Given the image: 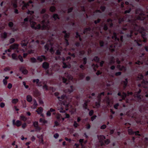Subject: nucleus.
<instances>
[{
	"label": "nucleus",
	"instance_id": "1",
	"mask_svg": "<svg viewBox=\"0 0 148 148\" xmlns=\"http://www.w3.org/2000/svg\"><path fill=\"white\" fill-rule=\"evenodd\" d=\"M41 24L42 25L41 26L40 25V29H49L50 27L49 25V21L48 19H45L42 21Z\"/></svg>",
	"mask_w": 148,
	"mask_h": 148
},
{
	"label": "nucleus",
	"instance_id": "2",
	"mask_svg": "<svg viewBox=\"0 0 148 148\" xmlns=\"http://www.w3.org/2000/svg\"><path fill=\"white\" fill-rule=\"evenodd\" d=\"M36 23L35 22L33 21H31L30 22V24L32 28L35 29H39L40 28V25L38 24L36 26H35Z\"/></svg>",
	"mask_w": 148,
	"mask_h": 148
},
{
	"label": "nucleus",
	"instance_id": "3",
	"mask_svg": "<svg viewBox=\"0 0 148 148\" xmlns=\"http://www.w3.org/2000/svg\"><path fill=\"white\" fill-rule=\"evenodd\" d=\"M98 138L99 140V142L101 146L104 145V141L105 139V137L103 135H101L98 136Z\"/></svg>",
	"mask_w": 148,
	"mask_h": 148
},
{
	"label": "nucleus",
	"instance_id": "4",
	"mask_svg": "<svg viewBox=\"0 0 148 148\" xmlns=\"http://www.w3.org/2000/svg\"><path fill=\"white\" fill-rule=\"evenodd\" d=\"M136 19L137 20H143L145 18L144 14L142 12L140 13L139 15H137L136 14Z\"/></svg>",
	"mask_w": 148,
	"mask_h": 148
},
{
	"label": "nucleus",
	"instance_id": "5",
	"mask_svg": "<svg viewBox=\"0 0 148 148\" xmlns=\"http://www.w3.org/2000/svg\"><path fill=\"white\" fill-rule=\"evenodd\" d=\"M116 68L120 71H125L126 70V68L124 66L118 65L117 66Z\"/></svg>",
	"mask_w": 148,
	"mask_h": 148
},
{
	"label": "nucleus",
	"instance_id": "6",
	"mask_svg": "<svg viewBox=\"0 0 148 148\" xmlns=\"http://www.w3.org/2000/svg\"><path fill=\"white\" fill-rule=\"evenodd\" d=\"M19 46L18 44H14L10 46L11 49H17Z\"/></svg>",
	"mask_w": 148,
	"mask_h": 148
},
{
	"label": "nucleus",
	"instance_id": "7",
	"mask_svg": "<svg viewBox=\"0 0 148 148\" xmlns=\"http://www.w3.org/2000/svg\"><path fill=\"white\" fill-rule=\"evenodd\" d=\"M104 92H103L100 93H99L97 96V98H98V101H101L102 96H104Z\"/></svg>",
	"mask_w": 148,
	"mask_h": 148
},
{
	"label": "nucleus",
	"instance_id": "8",
	"mask_svg": "<svg viewBox=\"0 0 148 148\" xmlns=\"http://www.w3.org/2000/svg\"><path fill=\"white\" fill-rule=\"evenodd\" d=\"M45 57L44 56H38L37 58V59L39 62H41L42 61L43 59H45Z\"/></svg>",
	"mask_w": 148,
	"mask_h": 148
},
{
	"label": "nucleus",
	"instance_id": "9",
	"mask_svg": "<svg viewBox=\"0 0 148 148\" xmlns=\"http://www.w3.org/2000/svg\"><path fill=\"white\" fill-rule=\"evenodd\" d=\"M112 38L115 41H119V39L117 38L116 34L115 33H114L113 35L112 36Z\"/></svg>",
	"mask_w": 148,
	"mask_h": 148
},
{
	"label": "nucleus",
	"instance_id": "10",
	"mask_svg": "<svg viewBox=\"0 0 148 148\" xmlns=\"http://www.w3.org/2000/svg\"><path fill=\"white\" fill-rule=\"evenodd\" d=\"M62 33L64 34V37L65 39H66L67 38H69L70 36L69 33H66V31H63L62 32Z\"/></svg>",
	"mask_w": 148,
	"mask_h": 148
},
{
	"label": "nucleus",
	"instance_id": "11",
	"mask_svg": "<svg viewBox=\"0 0 148 148\" xmlns=\"http://www.w3.org/2000/svg\"><path fill=\"white\" fill-rule=\"evenodd\" d=\"M43 110V108L41 107H40L36 110V112H37L38 114H41L42 113Z\"/></svg>",
	"mask_w": 148,
	"mask_h": 148
},
{
	"label": "nucleus",
	"instance_id": "12",
	"mask_svg": "<svg viewBox=\"0 0 148 148\" xmlns=\"http://www.w3.org/2000/svg\"><path fill=\"white\" fill-rule=\"evenodd\" d=\"M49 66V64L47 62H45L42 64V67L45 69H47Z\"/></svg>",
	"mask_w": 148,
	"mask_h": 148
},
{
	"label": "nucleus",
	"instance_id": "13",
	"mask_svg": "<svg viewBox=\"0 0 148 148\" xmlns=\"http://www.w3.org/2000/svg\"><path fill=\"white\" fill-rule=\"evenodd\" d=\"M135 30L136 31H138L140 32L141 33V35L142 37L143 38H145V33L144 32H142L140 29L138 30V29H137L135 28Z\"/></svg>",
	"mask_w": 148,
	"mask_h": 148
},
{
	"label": "nucleus",
	"instance_id": "14",
	"mask_svg": "<svg viewBox=\"0 0 148 148\" xmlns=\"http://www.w3.org/2000/svg\"><path fill=\"white\" fill-rule=\"evenodd\" d=\"M39 80L38 79H34L33 82L34 83L36 82V84L37 86H41V85L40 84V83L39 82Z\"/></svg>",
	"mask_w": 148,
	"mask_h": 148
},
{
	"label": "nucleus",
	"instance_id": "15",
	"mask_svg": "<svg viewBox=\"0 0 148 148\" xmlns=\"http://www.w3.org/2000/svg\"><path fill=\"white\" fill-rule=\"evenodd\" d=\"M28 42V41L27 40L25 41L23 40L22 42L21 45L22 46H26L27 45Z\"/></svg>",
	"mask_w": 148,
	"mask_h": 148
},
{
	"label": "nucleus",
	"instance_id": "16",
	"mask_svg": "<svg viewBox=\"0 0 148 148\" xmlns=\"http://www.w3.org/2000/svg\"><path fill=\"white\" fill-rule=\"evenodd\" d=\"M135 28L138 29V30L140 29L142 32H144V29L142 27H139L137 25H136L134 27V29L135 30Z\"/></svg>",
	"mask_w": 148,
	"mask_h": 148
},
{
	"label": "nucleus",
	"instance_id": "17",
	"mask_svg": "<svg viewBox=\"0 0 148 148\" xmlns=\"http://www.w3.org/2000/svg\"><path fill=\"white\" fill-rule=\"evenodd\" d=\"M115 62V60L114 57H111L110 60V62L109 63V64H114Z\"/></svg>",
	"mask_w": 148,
	"mask_h": 148
},
{
	"label": "nucleus",
	"instance_id": "18",
	"mask_svg": "<svg viewBox=\"0 0 148 148\" xmlns=\"http://www.w3.org/2000/svg\"><path fill=\"white\" fill-rule=\"evenodd\" d=\"M20 119L22 121H26L27 120V118L25 116L21 115L20 117Z\"/></svg>",
	"mask_w": 148,
	"mask_h": 148
},
{
	"label": "nucleus",
	"instance_id": "19",
	"mask_svg": "<svg viewBox=\"0 0 148 148\" xmlns=\"http://www.w3.org/2000/svg\"><path fill=\"white\" fill-rule=\"evenodd\" d=\"M38 106V104L35 100H34V103L33 105L31 106V108L33 109L36 108Z\"/></svg>",
	"mask_w": 148,
	"mask_h": 148
},
{
	"label": "nucleus",
	"instance_id": "20",
	"mask_svg": "<svg viewBox=\"0 0 148 148\" xmlns=\"http://www.w3.org/2000/svg\"><path fill=\"white\" fill-rule=\"evenodd\" d=\"M22 123L19 120H17L16 121V124L15 125L17 127H19L21 125Z\"/></svg>",
	"mask_w": 148,
	"mask_h": 148
},
{
	"label": "nucleus",
	"instance_id": "21",
	"mask_svg": "<svg viewBox=\"0 0 148 148\" xmlns=\"http://www.w3.org/2000/svg\"><path fill=\"white\" fill-rule=\"evenodd\" d=\"M74 87L73 86H71L70 88L68 89V92L69 93H71L73 92V90Z\"/></svg>",
	"mask_w": 148,
	"mask_h": 148
},
{
	"label": "nucleus",
	"instance_id": "22",
	"mask_svg": "<svg viewBox=\"0 0 148 148\" xmlns=\"http://www.w3.org/2000/svg\"><path fill=\"white\" fill-rule=\"evenodd\" d=\"M52 17L54 19V20H56L57 19H60L58 14H54L53 15Z\"/></svg>",
	"mask_w": 148,
	"mask_h": 148
},
{
	"label": "nucleus",
	"instance_id": "23",
	"mask_svg": "<svg viewBox=\"0 0 148 148\" xmlns=\"http://www.w3.org/2000/svg\"><path fill=\"white\" fill-rule=\"evenodd\" d=\"M27 100L29 102H30L32 101V98L31 96L28 95L27 96Z\"/></svg>",
	"mask_w": 148,
	"mask_h": 148
},
{
	"label": "nucleus",
	"instance_id": "24",
	"mask_svg": "<svg viewBox=\"0 0 148 148\" xmlns=\"http://www.w3.org/2000/svg\"><path fill=\"white\" fill-rule=\"evenodd\" d=\"M34 126L35 127L36 129H39L40 128L38 126V122H37L35 121L34 123H33Z\"/></svg>",
	"mask_w": 148,
	"mask_h": 148
},
{
	"label": "nucleus",
	"instance_id": "25",
	"mask_svg": "<svg viewBox=\"0 0 148 148\" xmlns=\"http://www.w3.org/2000/svg\"><path fill=\"white\" fill-rule=\"evenodd\" d=\"M65 97L66 96L65 95H63L61 97H58L57 98L59 100L61 101L62 100L64 99Z\"/></svg>",
	"mask_w": 148,
	"mask_h": 148
},
{
	"label": "nucleus",
	"instance_id": "26",
	"mask_svg": "<svg viewBox=\"0 0 148 148\" xmlns=\"http://www.w3.org/2000/svg\"><path fill=\"white\" fill-rule=\"evenodd\" d=\"M127 94L124 92L122 93V95H121V97L122 98V99L125 100V97L127 96Z\"/></svg>",
	"mask_w": 148,
	"mask_h": 148
},
{
	"label": "nucleus",
	"instance_id": "27",
	"mask_svg": "<svg viewBox=\"0 0 148 148\" xmlns=\"http://www.w3.org/2000/svg\"><path fill=\"white\" fill-rule=\"evenodd\" d=\"M123 82L124 85V88H126V87L128 83L127 79H125V81H123Z\"/></svg>",
	"mask_w": 148,
	"mask_h": 148
},
{
	"label": "nucleus",
	"instance_id": "28",
	"mask_svg": "<svg viewBox=\"0 0 148 148\" xmlns=\"http://www.w3.org/2000/svg\"><path fill=\"white\" fill-rule=\"evenodd\" d=\"M55 10L56 8L55 7L53 6H51L49 10L51 12H54L55 11Z\"/></svg>",
	"mask_w": 148,
	"mask_h": 148
},
{
	"label": "nucleus",
	"instance_id": "29",
	"mask_svg": "<svg viewBox=\"0 0 148 148\" xmlns=\"http://www.w3.org/2000/svg\"><path fill=\"white\" fill-rule=\"evenodd\" d=\"M143 77V76L141 74H139L137 76V80H140L142 79Z\"/></svg>",
	"mask_w": 148,
	"mask_h": 148
},
{
	"label": "nucleus",
	"instance_id": "30",
	"mask_svg": "<svg viewBox=\"0 0 148 148\" xmlns=\"http://www.w3.org/2000/svg\"><path fill=\"white\" fill-rule=\"evenodd\" d=\"M18 101V100L17 99H13L12 101V102L13 104H15L17 103Z\"/></svg>",
	"mask_w": 148,
	"mask_h": 148
},
{
	"label": "nucleus",
	"instance_id": "31",
	"mask_svg": "<svg viewBox=\"0 0 148 148\" xmlns=\"http://www.w3.org/2000/svg\"><path fill=\"white\" fill-rule=\"evenodd\" d=\"M12 58L14 60H17L16 55L15 53H13L12 55Z\"/></svg>",
	"mask_w": 148,
	"mask_h": 148
},
{
	"label": "nucleus",
	"instance_id": "32",
	"mask_svg": "<svg viewBox=\"0 0 148 148\" xmlns=\"http://www.w3.org/2000/svg\"><path fill=\"white\" fill-rule=\"evenodd\" d=\"M128 134L130 135H132L134 134V132L131 129H129L128 130Z\"/></svg>",
	"mask_w": 148,
	"mask_h": 148
},
{
	"label": "nucleus",
	"instance_id": "33",
	"mask_svg": "<svg viewBox=\"0 0 148 148\" xmlns=\"http://www.w3.org/2000/svg\"><path fill=\"white\" fill-rule=\"evenodd\" d=\"M30 61L32 63H35L36 62V60L34 58H31L30 59Z\"/></svg>",
	"mask_w": 148,
	"mask_h": 148
},
{
	"label": "nucleus",
	"instance_id": "34",
	"mask_svg": "<svg viewBox=\"0 0 148 148\" xmlns=\"http://www.w3.org/2000/svg\"><path fill=\"white\" fill-rule=\"evenodd\" d=\"M90 27L86 28L84 30L83 33L84 34H85V33H86L88 31H90Z\"/></svg>",
	"mask_w": 148,
	"mask_h": 148
},
{
	"label": "nucleus",
	"instance_id": "35",
	"mask_svg": "<svg viewBox=\"0 0 148 148\" xmlns=\"http://www.w3.org/2000/svg\"><path fill=\"white\" fill-rule=\"evenodd\" d=\"M58 110H59L60 112L64 113L65 112V110H64L63 108L62 107L60 108H58Z\"/></svg>",
	"mask_w": 148,
	"mask_h": 148
},
{
	"label": "nucleus",
	"instance_id": "36",
	"mask_svg": "<svg viewBox=\"0 0 148 148\" xmlns=\"http://www.w3.org/2000/svg\"><path fill=\"white\" fill-rule=\"evenodd\" d=\"M66 76L69 79H73L72 77L70 75H68V74L65 73Z\"/></svg>",
	"mask_w": 148,
	"mask_h": 148
},
{
	"label": "nucleus",
	"instance_id": "37",
	"mask_svg": "<svg viewBox=\"0 0 148 148\" xmlns=\"http://www.w3.org/2000/svg\"><path fill=\"white\" fill-rule=\"evenodd\" d=\"M7 34L5 32L3 33V34L2 35L1 37L4 38H5L7 37Z\"/></svg>",
	"mask_w": 148,
	"mask_h": 148
},
{
	"label": "nucleus",
	"instance_id": "38",
	"mask_svg": "<svg viewBox=\"0 0 148 148\" xmlns=\"http://www.w3.org/2000/svg\"><path fill=\"white\" fill-rule=\"evenodd\" d=\"M88 102L87 101H85L84 104L83 105V107L85 109L87 108V106Z\"/></svg>",
	"mask_w": 148,
	"mask_h": 148
},
{
	"label": "nucleus",
	"instance_id": "39",
	"mask_svg": "<svg viewBox=\"0 0 148 148\" xmlns=\"http://www.w3.org/2000/svg\"><path fill=\"white\" fill-rule=\"evenodd\" d=\"M101 101H98V102H96L95 103L96 106L97 108H99L100 106V103Z\"/></svg>",
	"mask_w": 148,
	"mask_h": 148
},
{
	"label": "nucleus",
	"instance_id": "40",
	"mask_svg": "<svg viewBox=\"0 0 148 148\" xmlns=\"http://www.w3.org/2000/svg\"><path fill=\"white\" fill-rule=\"evenodd\" d=\"M15 40V39L14 38H12L10 39L9 42L10 44L14 42Z\"/></svg>",
	"mask_w": 148,
	"mask_h": 148
},
{
	"label": "nucleus",
	"instance_id": "41",
	"mask_svg": "<svg viewBox=\"0 0 148 148\" xmlns=\"http://www.w3.org/2000/svg\"><path fill=\"white\" fill-rule=\"evenodd\" d=\"M61 114H57L56 115V118L57 119H60V118L61 117Z\"/></svg>",
	"mask_w": 148,
	"mask_h": 148
},
{
	"label": "nucleus",
	"instance_id": "42",
	"mask_svg": "<svg viewBox=\"0 0 148 148\" xmlns=\"http://www.w3.org/2000/svg\"><path fill=\"white\" fill-rule=\"evenodd\" d=\"M110 142V140L109 139H107L106 140H104V145L105 144L106 145L108 144Z\"/></svg>",
	"mask_w": 148,
	"mask_h": 148
},
{
	"label": "nucleus",
	"instance_id": "43",
	"mask_svg": "<svg viewBox=\"0 0 148 148\" xmlns=\"http://www.w3.org/2000/svg\"><path fill=\"white\" fill-rule=\"evenodd\" d=\"M21 72L24 74H26L28 73V71L26 69H24L21 71Z\"/></svg>",
	"mask_w": 148,
	"mask_h": 148
},
{
	"label": "nucleus",
	"instance_id": "44",
	"mask_svg": "<svg viewBox=\"0 0 148 148\" xmlns=\"http://www.w3.org/2000/svg\"><path fill=\"white\" fill-rule=\"evenodd\" d=\"M94 60L96 62H98L99 60V58L97 56H95L94 58Z\"/></svg>",
	"mask_w": 148,
	"mask_h": 148
},
{
	"label": "nucleus",
	"instance_id": "45",
	"mask_svg": "<svg viewBox=\"0 0 148 148\" xmlns=\"http://www.w3.org/2000/svg\"><path fill=\"white\" fill-rule=\"evenodd\" d=\"M76 34L77 36H76V37L77 38L78 37H79V40L80 41H81L82 39L80 37V35L78 34V33L77 32L76 33Z\"/></svg>",
	"mask_w": 148,
	"mask_h": 148
},
{
	"label": "nucleus",
	"instance_id": "46",
	"mask_svg": "<svg viewBox=\"0 0 148 148\" xmlns=\"http://www.w3.org/2000/svg\"><path fill=\"white\" fill-rule=\"evenodd\" d=\"M34 12L33 11H29V10H28V11L27 12V14H30L31 15L32 14H34Z\"/></svg>",
	"mask_w": 148,
	"mask_h": 148
},
{
	"label": "nucleus",
	"instance_id": "47",
	"mask_svg": "<svg viewBox=\"0 0 148 148\" xmlns=\"http://www.w3.org/2000/svg\"><path fill=\"white\" fill-rule=\"evenodd\" d=\"M8 26L10 27H12L13 26V23L12 22H10L8 24Z\"/></svg>",
	"mask_w": 148,
	"mask_h": 148
},
{
	"label": "nucleus",
	"instance_id": "48",
	"mask_svg": "<svg viewBox=\"0 0 148 148\" xmlns=\"http://www.w3.org/2000/svg\"><path fill=\"white\" fill-rule=\"evenodd\" d=\"M18 58H19V59L21 61V62H23V60L22 56L20 55L18 56Z\"/></svg>",
	"mask_w": 148,
	"mask_h": 148
},
{
	"label": "nucleus",
	"instance_id": "49",
	"mask_svg": "<svg viewBox=\"0 0 148 148\" xmlns=\"http://www.w3.org/2000/svg\"><path fill=\"white\" fill-rule=\"evenodd\" d=\"M78 125V124L76 123V121H75L73 124V126H74V127L75 128H76Z\"/></svg>",
	"mask_w": 148,
	"mask_h": 148
},
{
	"label": "nucleus",
	"instance_id": "50",
	"mask_svg": "<svg viewBox=\"0 0 148 148\" xmlns=\"http://www.w3.org/2000/svg\"><path fill=\"white\" fill-rule=\"evenodd\" d=\"M135 63V64H138L140 65V64H143V62H140L139 60H138L137 62H136Z\"/></svg>",
	"mask_w": 148,
	"mask_h": 148
},
{
	"label": "nucleus",
	"instance_id": "51",
	"mask_svg": "<svg viewBox=\"0 0 148 148\" xmlns=\"http://www.w3.org/2000/svg\"><path fill=\"white\" fill-rule=\"evenodd\" d=\"M10 68L9 67H7L5 68L4 69V71H8L10 70Z\"/></svg>",
	"mask_w": 148,
	"mask_h": 148
},
{
	"label": "nucleus",
	"instance_id": "52",
	"mask_svg": "<svg viewBox=\"0 0 148 148\" xmlns=\"http://www.w3.org/2000/svg\"><path fill=\"white\" fill-rule=\"evenodd\" d=\"M46 11V10L45 9H43L40 12V14H43Z\"/></svg>",
	"mask_w": 148,
	"mask_h": 148
},
{
	"label": "nucleus",
	"instance_id": "53",
	"mask_svg": "<svg viewBox=\"0 0 148 148\" xmlns=\"http://www.w3.org/2000/svg\"><path fill=\"white\" fill-rule=\"evenodd\" d=\"M5 106V104L3 102H2L0 104V106L1 108H3Z\"/></svg>",
	"mask_w": 148,
	"mask_h": 148
},
{
	"label": "nucleus",
	"instance_id": "54",
	"mask_svg": "<svg viewBox=\"0 0 148 148\" xmlns=\"http://www.w3.org/2000/svg\"><path fill=\"white\" fill-rule=\"evenodd\" d=\"M106 125H103L100 128L101 129H104L106 128Z\"/></svg>",
	"mask_w": 148,
	"mask_h": 148
},
{
	"label": "nucleus",
	"instance_id": "55",
	"mask_svg": "<svg viewBox=\"0 0 148 148\" xmlns=\"http://www.w3.org/2000/svg\"><path fill=\"white\" fill-rule=\"evenodd\" d=\"M23 84L26 88H29L28 86L26 85V83L25 82H23Z\"/></svg>",
	"mask_w": 148,
	"mask_h": 148
},
{
	"label": "nucleus",
	"instance_id": "56",
	"mask_svg": "<svg viewBox=\"0 0 148 148\" xmlns=\"http://www.w3.org/2000/svg\"><path fill=\"white\" fill-rule=\"evenodd\" d=\"M12 85L11 83H9L8 84V88L9 89H10L12 88Z\"/></svg>",
	"mask_w": 148,
	"mask_h": 148
},
{
	"label": "nucleus",
	"instance_id": "57",
	"mask_svg": "<svg viewBox=\"0 0 148 148\" xmlns=\"http://www.w3.org/2000/svg\"><path fill=\"white\" fill-rule=\"evenodd\" d=\"M99 44L101 47H103V46L104 42L102 41H100L99 42Z\"/></svg>",
	"mask_w": 148,
	"mask_h": 148
},
{
	"label": "nucleus",
	"instance_id": "58",
	"mask_svg": "<svg viewBox=\"0 0 148 148\" xmlns=\"http://www.w3.org/2000/svg\"><path fill=\"white\" fill-rule=\"evenodd\" d=\"M124 20L123 18H120L119 20V23H121Z\"/></svg>",
	"mask_w": 148,
	"mask_h": 148
},
{
	"label": "nucleus",
	"instance_id": "59",
	"mask_svg": "<svg viewBox=\"0 0 148 148\" xmlns=\"http://www.w3.org/2000/svg\"><path fill=\"white\" fill-rule=\"evenodd\" d=\"M59 136L58 134L56 133L54 135V137L56 138H57L59 137Z\"/></svg>",
	"mask_w": 148,
	"mask_h": 148
},
{
	"label": "nucleus",
	"instance_id": "60",
	"mask_svg": "<svg viewBox=\"0 0 148 148\" xmlns=\"http://www.w3.org/2000/svg\"><path fill=\"white\" fill-rule=\"evenodd\" d=\"M100 9L102 11H104L105 10L106 8L105 6H102L101 7Z\"/></svg>",
	"mask_w": 148,
	"mask_h": 148
},
{
	"label": "nucleus",
	"instance_id": "61",
	"mask_svg": "<svg viewBox=\"0 0 148 148\" xmlns=\"http://www.w3.org/2000/svg\"><path fill=\"white\" fill-rule=\"evenodd\" d=\"M116 60L117 64H119L120 63L121 61L120 60H119V58H116Z\"/></svg>",
	"mask_w": 148,
	"mask_h": 148
},
{
	"label": "nucleus",
	"instance_id": "62",
	"mask_svg": "<svg viewBox=\"0 0 148 148\" xmlns=\"http://www.w3.org/2000/svg\"><path fill=\"white\" fill-rule=\"evenodd\" d=\"M3 82L5 85H6L7 84V81L5 79H3Z\"/></svg>",
	"mask_w": 148,
	"mask_h": 148
},
{
	"label": "nucleus",
	"instance_id": "63",
	"mask_svg": "<svg viewBox=\"0 0 148 148\" xmlns=\"http://www.w3.org/2000/svg\"><path fill=\"white\" fill-rule=\"evenodd\" d=\"M136 96L137 98L138 99H141V95L138 94L136 95Z\"/></svg>",
	"mask_w": 148,
	"mask_h": 148
},
{
	"label": "nucleus",
	"instance_id": "64",
	"mask_svg": "<svg viewBox=\"0 0 148 148\" xmlns=\"http://www.w3.org/2000/svg\"><path fill=\"white\" fill-rule=\"evenodd\" d=\"M93 113V110H91L89 112V115L90 116H92Z\"/></svg>",
	"mask_w": 148,
	"mask_h": 148
}]
</instances>
